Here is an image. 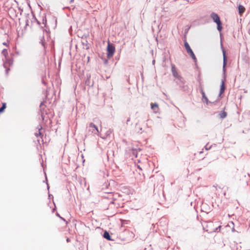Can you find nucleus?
<instances>
[{
    "mask_svg": "<svg viewBox=\"0 0 250 250\" xmlns=\"http://www.w3.org/2000/svg\"><path fill=\"white\" fill-rule=\"evenodd\" d=\"M223 70L224 72V78L221 81V85L220 87V90L219 95H221L224 92L225 89V81L226 79V65L227 64V58L226 55V53L224 50L223 51Z\"/></svg>",
    "mask_w": 250,
    "mask_h": 250,
    "instance_id": "nucleus-1",
    "label": "nucleus"
},
{
    "mask_svg": "<svg viewBox=\"0 0 250 250\" xmlns=\"http://www.w3.org/2000/svg\"><path fill=\"white\" fill-rule=\"evenodd\" d=\"M171 66L172 74L173 77L177 79V80L176 81V83L179 85H181L182 84H183L184 83V80L183 78L180 75H179V74L177 72L175 65L174 64L172 63L171 64Z\"/></svg>",
    "mask_w": 250,
    "mask_h": 250,
    "instance_id": "nucleus-2",
    "label": "nucleus"
},
{
    "mask_svg": "<svg viewBox=\"0 0 250 250\" xmlns=\"http://www.w3.org/2000/svg\"><path fill=\"white\" fill-rule=\"evenodd\" d=\"M204 229L208 233H212L218 231V229H220L221 227L219 226L215 228H212L213 223L211 222H206L203 225Z\"/></svg>",
    "mask_w": 250,
    "mask_h": 250,
    "instance_id": "nucleus-3",
    "label": "nucleus"
},
{
    "mask_svg": "<svg viewBox=\"0 0 250 250\" xmlns=\"http://www.w3.org/2000/svg\"><path fill=\"white\" fill-rule=\"evenodd\" d=\"M88 133L91 132L94 135L100 136V131L98 127L92 123L89 124L88 126Z\"/></svg>",
    "mask_w": 250,
    "mask_h": 250,
    "instance_id": "nucleus-4",
    "label": "nucleus"
},
{
    "mask_svg": "<svg viewBox=\"0 0 250 250\" xmlns=\"http://www.w3.org/2000/svg\"><path fill=\"white\" fill-rule=\"evenodd\" d=\"M13 64V60L11 59L6 58L3 60V67L5 69V74L8 75V71L10 70L9 67Z\"/></svg>",
    "mask_w": 250,
    "mask_h": 250,
    "instance_id": "nucleus-5",
    "label": "nucleus"
},
{
    "mask_svg": "<svg viewBox=\"0 0 250 250\" xmlns=\"http://www.w3.org/2000/svg\"><path fill=\"white\" fill-rule=\"evenodd\" d=\"M115 50V49L114 46L112 44L108 42L107 47V57L108 58H110L113 56Z\"/></svg>",
    "mask_w": 250,
    "mask_h": 250,
    "instance_id": "nucleus-6",
    "label": "nucleus"
},
{
    "mask_svg": "<svg viewBox=\"0 0 250 250\" xmlns=\"http://www.w3.org/2000/svg\"><path fill=\"white\" fill-rule=\"evenodd\" d=\"M184 45H185V48H186L188 54L191 56V57L192 58V59L195 62H196V57H195L193 52L192 51V49H191L188 43L187 42H186L184 43Z\"/></svg>",
    "mask_w": 250,
    "mask_h": 250,
    "instance_id": "nucleus-7",
    "label": "nucleus"
},
{
    "mask_svg": "<svg viewBox=\"0 0 250 250\" xmlns=\"http://www.w3.org/2000/svg\"><path fill=\"white\" fill-rule=\"evenodd\" d=\"M210 17L212 19L213 21L215 22L216 23H218L219 22H221L220 18L218 16V15L217 14H216V13H215L214 12H212L210 14Z\"/></svg>",
    "mask_w": 250,
    "mask_h": 250,
    "instance_id": "nucleus-8",
    "label": "nucleus"
},
{
    "mask_svg": "<svg viewBox=\"0 0 250 250\" xmlns=\"http://www.w3.org/2000/svg\"><path fill=\"white\" fill-rule=\"evenodd\" d=\"M201 92L202 95V100L203 102H205L207 104H208V98L206 97L205 95V93L203 91L202 89H201Z\"/></svg>",
    "mask_w": 250,
    "mask_h": 250,
    "instance_id": "nucleus-9",
    "label": "nucleus"
},
{
    "mask_svg": "<svg viewBox=\"0 0 250 250\" xmlns=\"http://www.w3.org/2000/svg\"><path fill=\"white\" fill-rule=\"evenodd\" d=\"M103 236H104V238H105L106 239H107L108 240H113L111 238V237H110V235L109 233L107 231H105L104 232Z\"/></svg>",
    "mask_w": 250,
    "mask_h": 250,
    "instance_id": "nucleus-10",
    "label": "nucleus"
},
{
    "mask_svg": "<svg viewBox=\"0 0 250 250\" xmlns=\"http://www.w3.org/2000/svg\"><path fill=\"white\" fill-rule=\"evenodd\" d=\"M38 132L35 133V135L37 137H38L39 136H41L42 135L41 130L42 129V126L41 125H38Z\"/></svg>",
    "mask_w": 250,
    "mask_h": 250,
    "instance_id": "nucleus-11",
    "label": "nucleus"
},
{
    "mask_svg": "<svg viewBox=\"0 0 250 250\" xmlns=\"http://www.w3.org/2000/svg\"><path fill=\"white\" fill-rule=\"evenodd\" d=\"M245 10V8L243 6L241 5L238 6V12L240 15H242L244 12Z\"/></svg>",
    "mask_w": 250,
    "mask_h": 250,
    "instance_id": "nucleus-12",
    "label": "nucleus"
},
{
    "mask_svg": "<svg viewBox=\"0 0 250 250\" xmlns=\"http://www.w3.org/2000/svg\"><path fill=\"white\" fill-rule=\"evenodd\" d=\"M2 54L5 57V59L8 58L7 56L8 53L7 49H3L2 51Z\"/></svg>",
    "mask_w": 250,
    "mask_h": 250,
    "instance_id": "nucleus-13",
    "label": "nucleus"
},
{
    "mask_svg": "<svg viewBox=\"0 0 250 250\" xmlns=\"http://www.w3.org/2000/svg\"><path fill=\"white\" fill-rule=\"evenodd\" d=\"M219 115H220V117L221 118L224 119L225 117H226V116H227V113L226 112H225V111H222V112H221L220 113Z\"/></svg>",
    "mask_w": 250,
    "mask_h": 250,
    "instance_id": "nucleus-14",
    "label": "nucleus"
},
{
    "mask_svg": "<svg viewBox=\"0 0 250 250\" xmlns=\"http://www.w3.org/2000/svg\"><path fill=\"white\" fill-rule=\"evenodd\" d=\"M158 107V105L156 103L151 104V108L153 110H155V109H157Z\"/></svg>",
    "mask_w": 250,
    "mask_h": 250,
    "instance_id": "nucleus-15",
    "label": "nucleus"
},
{
    "mask_svg": "<svg viewBox=\"0 0 250 250\" xmlns=\"http://www.w3.org/2000/svg\"><path fill=\"white\" fill-rule=\"evenodd\" d=\"M216 24L217 25V29L218 30V31H221L222 29V26L221 25V24H222L221 22H219Z\"/></svg>",
    "mask_w": 250,
    "mask_h": 250,
    "instance_id": "nucleus-16",
    "label": "nucleus"
},
{
    "mask_svg": "<svg viewBox=\"0 0 250 250\" xmlns=\"http://www.w3.org/2000/svg\"><path fill=\"white\" fill-rule=\"evenodd\" d=\"M132 154L133 156H135L136 157H137L138 154V151L137 149H133L132 150Z\"/></svg>",
    "mask_w": 250,
    "mask_h": 250,
    "instance_id": "nucleus-17",
    "label": "nucleus"
},
{
    "mask_svg": "<svg viewBox=\"0 0 250 250\" xmlns=\"http://www.w3.org/2000/svg\"><path fill=\"white\" fill-rule=\"evenodd\" d=\"M43 40L44 36H42V37H41V42H40L41 43L42 45L45 48V42H44Z\"/></svg>",
    "mask_w": 250,
    "mask_h": 250,
    "instance_id": "nucleus-18",
    "label": "nucleus"
},
{
    "mask_svg": "<svg viewBox=\"0 0 250 250\" xmlns=\"http://www.w3.org/2000/svg\"><path fill=\"white\" fill-rule=\"evenodd\" d=\"M5 108V104H3L2 106L0 108V112H1L3 111L4 109Z\"/></svg>",
    "mask_w": 250,
    "mask_h": 250,
    "instance_id": "nucleus-19",
    "label": "nucleus"
},
{
    "mask_svg": "<svg viewBox=\"0 0 250 250\" xmlns=\"http://www.w3.org/2000/svg\"><path fill=\"white\" fill-rule=\"evenodd\" d=\"M208 144H207V145H206V146H205V149H206V150H208V149H209L211 148V146H210L208 147Z\"/></svg>",
    "mask_w": 250,
    "mask_h": 250,
    "instance_id": "nucleus-20",
    "label": "nucleus"
},
{
    "mask_svg": "<svg viewBox=\"0 0 250 250\" xmlns=\"http://www.w3.org/2000/svg\"><path fill=\"white\" fill-rule=\"evenodd\" d=\"M130 121V118H128L126 120V124H128V122Z\"/></svg>",
    "mask_w": 250,
    "mask_h": 250,
    "instance_id": "nucleus-21",
    "label": "nucleus"
},
{
    "mask_svg": "<svg viewBox=\"0 0 250 250\" xmlns=\"http://www.w3.org/2000/svg\"><path fill=\"white\" fill-rule=\"evenodd\" d=\"M2 44H3V45H5V46H7L8 45L7 43H6L5 42H3Z\"/></svg>",
    "mask_w": 250,
    "mask_h": 250,
    "instance_id": "nucleus-22",
    "label": "nucleus"
},
{
    "mask_svg": "<svg viewBox=\"0 0 250 250\" xmlns=\"http://www.w3.org/2000/svg\"><path fill=\"white\" fill-rule=\"evenodd\" d=\"M110 203L114 204V200H112L111 201H110Z\"/></svg>",
    "mask_w": 250,
    "mask_h": 250,
    "instance_id": "nucleus-23",
    "label": "nucleus"
},
{
    "mask_svg": "<svg viewBox=\"0 0 250 250\" xmlns=\"http://www.w3.org/2000/svg\"><path fill=\"white\" fill-rule=\"evenodd\" d=\"M57 216H59L61 219H63V220H64V219H63L62 217H60V215H59V214L58 213L57 214Z\"/></svg>",
    "mask_w": 250,
    "mask_h": 250,
    "instance_id": "nucleus-24",
    "label": "nucleus"
},
{
    "mask_svg": "<svg viewBox=\"0 0 250 250\" xmlns=\"http://www.w3.org/2000/svg\"><path fill=\"white\" fill-rule=\"evenodd\" d=\"M152 63H153V64L155 63V60H153V61H152Z\"/></svg>",
    "mask_w": 250,
    "mask_h": 250,
    "instance_id": "nucleus-25",
    "label": "nucleus"
},
{
    "mask_svg": "<svg viewBox=\"0 0 250 250\" xmlns=\"http://www.w3.org/2000/svg\"><path fill=\"white\" fill-rule=\"evenodd\" d=\"M67 242H68V241H69V239H68V238L67 239Z\"/></svg>",
    "mask_w": 250,
    "mask_h": 250,
    "instance_id": "nucleus-26",
    "label": "nucleus"
},
{
    "mask_svg": "<svg viewBox=\"0 0 250 250\" xmlns=\"http://www.w3.org/2000/svg\"><path fill=\"white\" fill-rule=\"evenodd\" d=\"M73 0H71V1H72Z\"/></svg>",
    "mask_w": 250,
    "mask_h": 250,
    "instance_id": "nucleus-27",
    "label": "nucleus"
}]
</instances>
